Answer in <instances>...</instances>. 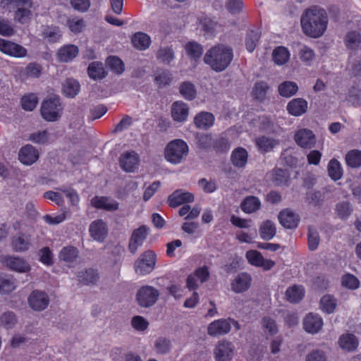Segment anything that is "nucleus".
Returning <instances> with one entry per match:
<instances>
[{
    "instance_id": "nucleus-1",
    "label": "nucleus",
    "mask_w": 361,
    "mask_h": 361,
    "mask_svg": "<svg viewBox=\"0 0 361 361\" xmlns=\"http://www.w3.org/2000/svg\"><path fill=\"white\" fill-rule=\"evenodd\" d=\"M301 26L305 35L317 38L322 36L327 27L326 11L317 6L307 9L301 17Z\"/></svg>"
},
{
    "instance_id": "nucleus-2",
    "label": "nucleus",
    "mask_w": 361,
    "mask_h": 361,
    "mask_svg": "<svg viewBox=\"0 0 361 361\" xmlns=\"http://www.w3.org/2000/svg\"><path fill=\"white\" fill-rule=\"evenodd\" d=\"M233 58V49L224 44H218L209 49L204 56V61L216 72L224 71L231 63Z\"/></svg>"
},
{
    "instance_id": "nucleus-3",
    "label": "nucleus",
    "mask_w": 361,
    "mask_h": 361,
    "mask_svg": "<svg viewBox=\"0 0 361 361\" xmlns=\"http://www.w3.org/2000/svg\"><path fill=\"white\" fill-rule=\"evenodd\" d=\"M188 153L187 143L180 139L171 141L165 149V158L171 164H177L181 162Z\"/></svg>"
},
{
    "instance_id": "nucleus-4",
    "label": "nucleus",
    "mask_w": 361,
    "mask_h": 361,
    "mask_svg": "<svg viewBox=\"0 0 361 361\" xmlns=\"http://www.w3.org/2000/svg\"><path fill=\"white\" fill-rule=\"evenodd\" d=\"M156 264V255L151 250L145 251L135 262L134 269L136 274L146 275L152 271Z\"/></svg>"
},
{
    "instance_id": "nucleus-5",
    "label": "nucleus",
    "mask_w": 361,
    "mask_h": 361,
    "mask_svg": "<svg viewBox=\"0 0 361 361\" xmlns=\"http://www.w3.org/2000/svg\"><path fill=\"white\" fill-rule=\"evenodd\" d=\"M62 110L58 98H52L44 101L41 106L42 116L47 121H56L61 116Z\"/></svg>"
},
{
    "instance_id": "nucleus-6",
    "label": "nucleus",
    "mask_w": 361,
    "mask_h": 361,
    "mask_svg": "<svg viewBox=\"0 0 361 361\" xmlns=\"http://www.w3.org/2000/svg\"><path fill=\"white\" fill-rule=\"evenodd\" d=\"M159 296V290L150 286L141 287L136 295L138 304L143 307L152 306L158 300Z\"/></svg>"
},
{
    "instance_id": "nucleus-7",
    "label": "nucleus",
    "mask_w": 361,
    "mask_h": 361,
    "mask_svg": "<svg viewBox=\"0 0 361 361\" xmlns=\"http://www.w3.org/2000/svg\"><path fill=\"white\" fill-rule=\"evenodd\" d=\"M0 51L16 59L24 58L27 55V51L24 47L4 39H0Z\"/></svg>"
},
{
    "instance_id": "nucleus-8",
    "label": "nucleus",
    "mask_w": 361,
    "mask_h": 361,
    "mask_svg": "<svg viewBox=\"0 0 361 361\" xmlns=\"http://www.w3.org/2000/svg\"><path fill=\"white\" fill-rule=\"evenodd\" d=\"M216 361H230L235 354V346L233 343L223 340L218 343L214 349Z\"/></svg>"
},
{
    "instance_id": "nucleus-9",
    "label": "nucleus",
    "mask_w": 361,
    "mask_h": 361,
    "mask_svg": "<svg viewBox=\"0 0 361 361\" xmlns=\"http://www.w3.org/2000/svg\"><path fill=\"white\" fill-rule=\"evenodd\" d=\"M29 306L35 311H42L45 310L49 304L48 295L42 290H33L28 297Z\"/></svg>"
},
{
    "instance_id": "nucleus-10",
    "label": "nucleus",
    "mask_w": 361,
    "mask_h": 361,
    "mask_svg": "<svg viewBox=\"0 0 361 361\" xmlns=\"http://www.w3.org/2000/svg\"><path fill=\"white\" fill-rule=\"evenodd\" d=\"M245 257L251 265L261 267L264 271H269L275 266L274 261L264 259L259 252L255 250H248L245 254Z\"/></svg>"
},
{
    "instance_id": "nucleus-11",
    "label": "nucleus",
    "mask_w": 361,
    "mask_h": 361,
    "mask_svg": "<svg viewBox=\"0 0 361 361\" xmlns=\"http://www.w3.org/2000/svg\"><path fill=\"white\" fill-rule=\"evenodd\" d=\"M140 163V157L135 151H128L121 154L119 158L121 168L126 172H134Z\"/></svg>"
},
{
    "instance_id": "nucleus-12",
    "label": "nucleus",
    "mask_w": 361,
    "mask_h": 361,
    "mask_svg": "<svg viewBox=\"0 0 361 361\" xmlns=\"http://www.w3.org/2000/svg\"><path fill=\"white\" fill-rule=\"evenodd\" d=\"M294 140L298 146L305 149L312 148L316 143L314 134L306 128L298 130L295 134Z\"/></svg>"
},
{
    "instance_id": "nucleus-13",
    "label": "nucleus",
    "mask_w": 361,
    "mask_h": 361,
    "mask_svg": "<svg viewBox=\"0 0 361 361\" xmlns=\"http://www.w3.org/2000/svg\"><path fill=\"white\" fill-rule=\"evenodd\" d=\"M147 227L143 225L133 231L128 244V250L132 254H135L138 247L142 245L147 236Z\"/></svg>"
},
{
    "instance_id": "nucleus-14",
    "label": "nucleus",
    "mask_w": 361,
    "mask_h": 361,
    "mask_svg": "<svg viewBox=\"0 0 361 361\" xmlns=\"http://www.w3.org/2000/svg\"><path fill=\"white\" fill-rule=\"evenodd\" d=\"M231 331V321L219 319L211 322L207 327V334L214 337L227 334Z\"/></svg>"
},
{
    "instance_id": "nucleus-15",
    "label": "nucleus",
    "mask_w": 361,
    "mask_h": 361,
    "mask_svg": "<svg viewBox=\"0 0 361 361\" xmlns=\"http://www.w3.org/2000/svg\"><path fill=\"white\" fill-rule=\"evenodd\" d=\"M193 201L194 195L192 193L180 189L175 190L168 198L169 204L171 207H177L183 204Z\"/></svg>"
},
{
    "instance_id": "nucleus-16",
    "label": "nucleus",
    "mask_w": 361,
    "mask_h": 361,
    "mask_svg": "<svg viewBox=\"0 0 361 361\" xmlns=\"http://www.w3.org/2000/svg\"><path fill=\"white\" fill-rule=\"evenodd\" d=\"M89 232L94 240L103 242L107 236L108 228L103 220L97 219L91 223Z\"/></svg>"
},
{
    "instance_id": "nucleus-17",
    "label": "nucleus",
    "mask_w": 361,
    "mask_h": 361,
    "mask_svg": "<svg viewBox=\"0 0 361 361\" xmlns=\"http://www.w3.org/2000/svg\"><path fill=\"white\" fill-rule=\"evenodd\" d=\"M4 262L10 269L19 273H27L30 270V264L20 257L7 256Z\"/></svg>"
},
{
    "instance_id": "nucleus-18",
    "label": "nucleus",
    "mask_w": 361,
    "mask_h": 361,
    "mask_svg": "<svg viewBox=\"0 0 361 361\" xmlns=\"http://www.w3.org/2000/svg\"><path fill=\"white\" fill-rule=\"evenodd\" d=\"M252 278L247 273L238 274L231 282V289L236 293H240L248 290L251 285Z\"/></svg>"
},
{
    "instance_id": "nucleus-19",
    "label": "nucleus",
    "mask_w": 361,
    "mask_h": 361,
    "mask_svg": "<svg viewBox=\"0 0 361 361\" xmlns=\"http://www.w3.org/2000/svg\"><path fill=\"white\" fill-rule=\"evenodd\" d=\"M279 220L283 227L291 229L298 226L300 219L293 211L286 209L279 213Z\"/></svg>"
},
{
    "instance_id": "nucleus-20",
    "label": "nucleus",
    "mask_w": 361,
    "mask_h": 361,
    "mask_svg": "<svg viewBox=\"0 0 361 361\" xmlns=\"http://www.w3.org/2000/svg\"><path fill=\"white\" fill-rule=\"evenodd\" d=\"M30 244V235L23 233H19L16 236H13L11 241L12 248L17 252H23L28 250Z\"/></svg>"
},
{
    "instance_id": "nucleus-21",
    "label": "nucleus",
    "mask_w": 361,
    "mask_h": 361,
    "mask_svg": "<svg viewBox=\"0 0 361 361\" xmlns=\"http://www.w3.org/2000/svg\"><path fill=\"white\" fill-rule=\"evenodd\" d=\"M39 158L37 149L32 145H27L22 147L19 152V160L23 164L31 165Z\"/></svg>"
},
{
    "instance_id": "nucleus-22",
    "label": "nucleus",
    "mask_w": 361,
    "mask_h": 361,
    "mask_svg": "<svg viewBox=\"0 0 361 361\" xmlns=\"http://www.w3.org/2000/svg\"><path fill=\"white\" fill-rule=\"evenodd\" d=\"M307 102L305 99L295 98L288 102L286 109L290 115L300 116L307 111Z\"/></svg>"
},
{
    "instance_id": "nucleus-23",
    "label": "nucleus",
    "mask_w": 361,
    "mask_h": 361,
    "mask_svg": "<svg viewBox=\"0 0 361 361\" xmlns=\"http://www.w3.org/2000/svg\"><path fill=\"white\" fill-rule=\"evenodd\" d=\"M189 113L188 106L181 101L175 102L171 107V116L175 121L184 122Z\"/></svg>"
},
{
    "instance_id": "nucleus-24",
    "label": "nucleus",
    "mask_w": 361,
    "mask_h": 361,
    "mask_svg": "<svg viewBox=\"0 0 361 361\" xmlns=\"http://www.w3.org/2000/svg\"><path fill=\"white\" fill-rule=\"evenodd\" d=\"M91 203L95 208L106 211H116L118 209V202L107 197L96 196L92 199Z\"/></svg>"
},
{
    "instance_id": "nucleus-25",
    "label": "nucleus",
    "mask_w": 361,
    "mask_h": 361,
    "mask_svg": "<svg viewBox=\"0 0 361 361\" xmlns=\"http://www.w3.org/2000/svg\"><path fill=\"white\" fill-rule=\"evenodd\" d=\"M323 326V321L321 317L312 313L309 314L304 320V328L310 334L317 333Z\"/></svg>"
},
{
    "instance_id": "nucleus-26",
    "label": "nucleus",
    "mask_w": 361,
    "mask_h": 361,
    "mask_svg": "<svg viewBox=\"0 0 361 361\" xmlns=\"http://www.w3.org/2000/svg\"><path fill=\"white\" fill-rule=\"evenodd\" d=\"M78 52V47L73 44H68L59 49L57 56L60 61L67 63L75 58Z\"/></svg>"
},
{
    "instance_id": "nucleus-27",
    "label": "nucleus",
    "mask_w": 361,
    "mask_h": 361,
    "mask_svg": "<svg viewBox=\"0 0 361 361\" xmlns=\"http://www.w3.org/2000/svg\"><path fill=\"white\" fill-rule=\"evenodd\" d=\"M214 116L212 113L202 111L196 115L194 118L195 126L201 129H207L213 126Z\"/></svg>"
},
{
    "instance_id": "nucleus-28",
    "label": "nucleus",
    "mask_w": 361,
    "mask_h": 361,
    "mask_svg": "<svg viewBox=\"0 0 361 361\" xmlns=\"http://www.w3.org/2000/svg\"><path fill=\"white\" fill-rule=\"evenodd\" d=\"M132 44L138 50H146L151 44V38L146 33L137 32L131 39Z\"/></svg>"
},
{
    "instance_id": "nucleus-29",
    "label": "nucleus",
    "mask_w": 361,
    "mask_h": 361,
    "mask_svg": "<svg viewBox=\"0 0 361 361\" xmlns=\"http://www.w3.org/2000/svg\"><path fill=\"white\" fill-rule=\"evenodd\" d=\"M261 202L255 196H247L240 204L241 209L246 214H252L259 209Z\"/></svg>"
},
{
    "instance_id": "nucleus-30",
    "label": "nucleus",
    "mask_w": 361,
    "mask_h": 361,
    "mask_svg": "<svg viewBox=\"0 0 361 361\" xmlns=\"http://www.w3.org/2000/svg\"><path fill=\"white\" fill-rule=\"evenodd\" d=\"M259 233L260 238L262 240H271L276 235V228L275 226V224L269 220H266L263 221L259 227Z\"/></svg>"
},
{
    "instance_id": "nucleus-31",
    "label": "nucleus",
    "mask_w": 361,
    "mask_h": 361,
    "mask_svg": "<svg viewBox=\"0 0 361 361\" xmlns=\"http://www.w3.org/2000/svg\"><path fill=\"white\" fill-rule=\"evenodd\" d=\"M305 295V289L302 286L293 285L287 288L286 298L291 303H297L300 301Z\"/></svg>"
},
{
    "instance_id": "nucleus-32",
    "label": "nucleus",
    "mask_w": 361,
    "mask_h": 361,
    "mask_svg": "<svg viewBox=\"0 0 361 361\" xmlns=\"http://www.w3.org/2000/svg\"><path fill=\"white\" fill-rule=\"evenodd\" d=\"M248 154L245 149L237 147L231 154L232 164L238 168L245 166L247 161Z\"/></svg>"
},
{
    "instance_id": "nucleus-33",
    "label": "nucleus",
    "mask_w": 361,
    "mask_h": 361,
    "mask_svg": "<svg viewBox=\"0 0 361 361\" xmlns=\"http://www.w3.org/2000/svg\"><path fill=\"white\" fill-rule=\"evenodd\" d=\"M78 250L73 246H66L61 249L59 254L60 260L66 263L71 264L74 262L78 257Z\"/></svg>"
},
{
    "instance_id": "nucleus-34",
    "label": "nucleus",
    "mask_w": 361,
    "mask_h": 361,
    "mask_svg": "<svg viewBox=\"0 0 361 361\" xmlns=\"http://www.w3.org/2000/svg\"><path fill=\"white\" fill-rule=\"evenodd\" d=\"M338 343L341 348L348 351H352L357 347L358 341L355 335L347 334L340 337Z\"/></svg>"
},
{
    "instance_id": "nucleus-35",
    "label": "nucleus",
    "mask_w": 361,
    "mask_h": 361,
    "mask_svg": "<svg viewBox=\"0 0 361 361\" xmlns=\"http://www.w3.org/2000/svg\"><path fill=\"white\" fill-rule=\"evenodd\" d=\"M80 90L79 82L72 78L67 79L63 85V92L68 97L73 98L75 97Z\"/></svg>"
},
{
    "instance_id": "nucleus-36",
    "label": "nucleus",
    "mask_w": 361,
    "mask_h": 361,
    "mask_svg": "<svg viewBox=\"0 0 361 361\" xmlns=\"http://www.w3.org/2000/svg\"><path fill=\"white\" fill-rule=\"evenodd\" d=\"M78 281L85 285L94 284L98 279V273L93 269L81 271L78 274Z\"/></svg>"
},
{
    "instance_id": "nucleus-37",
    "label": "nucleus",
    "mask_w": 361,
    "mask_h": 361,
    "mask_svg": "<svg viewBox=\"0 0 361 361\" xmlns=\"http://www.w3.org/2000/svg\"><path fill=\"white\" fill-rule=\"evenodd\" d=\"M290 59V52L284 47H277L273 51V60L277 65L281 66L288 62Z\"/></svg>"
},
{
    "instance_id": "nucleus-38",
    "label": "nucleus",
    "mask_w": 361,
    "mask_h": 361,
    "mask_svg": "<svg viewBox=\"0 0 361 361\" xmlns=\"http://www.w3.org/2000/svg\"><path fill=\"white\" fill-rule=\"evenodd\" d=\"M261 326L264 332L269 336H274L279 331V328L275 319L269 316L262 317Z\"/></svg>"
},
{
    "instance_id": "nucleus-39",
    "label": "nucleus",
    "mask_w": 361,
    "mask_h": 361,
    "mask_svg": "<svg viewBox=\"0 0 361 361\" xmlns=\"http://www.w3.org/2000/svg\"><path fill=\"white\" fill-rule=\"evenodd\" d=\"M185 49L190 59L192 60L199 59L203 53V47L195 42H189L185 46Z\"/></svg>"
},
{
    "instance_id": "nucleus-40",
    "label": "nucleus",
    "mask_w": 361,
    "mask_h": 361,
    "mask_svg": "<svg viewBox=\"0 0 361 361\" xmlns=\"http://www.w3.org/2000/svg\"><path fill=\"white\" fill-rule=\"evenodd\" d=\"M87 71L89 76L94 80L102 79L106 76L103 64L100 62L91 63L88 66Z\"/></svg>"
},
{
    "instance_id": "nucleus-41",
    "label": "nucleus",
    "mask_w": 361,
    "mask_h": 361,
    "mask_svg": "<svg viewBox=\"0 0 361 361\" xmlns=\"http://www.w3.org/2000/svg\"><path fill=\"white\" fill-rule=\"evenodd\" d=\"M298 90V85L292 81H285L279 86V94L284 97H292L296 94Z\"/></svg>"
},
{
    "instance_id": "nucleus-42",
    "label": "nucleus",
    "mask_w": 361,
    "mask_h": 361,
    "mask_svg": "<svg viewBox=\"0 0 361 361\" xmlns=\"http://www.w3.org/2000/svg\"><path fill=\"white\" fill-rule=\"evenodd\" d=\"M327 169L329 176L332 180L336 181L341 178L343 169L341 163L338 160L335 159L330 160Z\"/></svg>"
},
{
    "instance_id": "nucleus-43",
    "label": "nucleus",
    "mask_w": 361,
    "mask_h": 361,
    "mask_svg": "<svg viewBox=\"0 0 361 361\" xmlns=\"http://www.w3.org/2000/svg\"><path fill=\"white\" fill-rule=\"evenodd\" d=\"M180 94L187 100H193L197 95V90L195 85L190 82H183L179 87Z\"/></svg>"
},
{
    "instance_id": "nucleus-44",
    "label": "nucleus",
    "mask_w": 361,
    "mask_h": 361,
    "mask_svg": "<svg viewBox=\"0 0 361 361\" xmlns=\"http://www.w3.org/2000/svg\"><path fill=\"white\" fill-rule=\"evenodd\" d=\"M171 73L168 70H160L155 73L154 81L159 87H164L172 81Z\"/></svg>"
},
{
    "instance_id": "nucleus-45",
    "label": "nucleus",
    "mask_w": 361,
    "mask_h": 361,
    "mask_svg": "<svg viewBox=\"0 0 361 361\" xmlns=\"http://www.w3.org/2000/svg\"><path fill=\"white\" fill-rule=\"evenodd\" d=\"M0 6L2 8L10 10L11 8H22L23 6H32V0H1Z\"/></svg>"
},
{
    "instance_id": "nucleus-46",
    "label": "nucleus",
    "mask_w": 361,
    "mask_h": 361,
    "mask_svg": "<svg viewBox=\"0 0 361 361\" xmlns=\"http://www.w3.org/2000/svg\"><path fill=\"white\" fill-rule=\"evenodd\" d=\"M32 6H23L18 8L14 13V20L20 24H25L30 21L32 17L30 8Z\"/></svg>"
},
{
    "instance_id": "nucleus-47",
    "label": "nucleus",
    "mask_w": 361,
    "mask_h": 361,
    "mask_svg": "<svg viewBox=\"0 0 361 361\" xmlns=\"http://www.w3.org/2000/svg\"><path fill=\"white\" fill-rule=\"evenodd\" d=\"M18 319L16 314L11 311L3 313L0 317V326L6 329H13L17 324Z\"/></svg>"
},
{
    "instance_id": "nucleus-48",
    "label": "nucleus",
    "mask_w": 361,
    "mask_h": 361,
    "mask_svg": "<svg viewBox=\"0 0 361 361\" xmlns=\"http://www.w3.org/2000/svg\"><path fill=\"white\" fill-rule=\"evenodd\" d=\"M174 57L173 50L170 47H161L157 53V59L165 64H169L174 59Z\"/></svg>"
},
{
    "instance_id": "nucleus-49",
    "label": "nucleus",
    "mask_w": 361,
    "mask_h": 361,
    "mask_svg": "<svg viewBox=\"0 0 361 361\" xmlns=\"http://www.w3.org/2000/svg\"><path fill=\"white\" fill-rule=\"evenodd\" d=\"M345 162L351 168L361 166V151L358 149L350 150L345 155Z\"/></svg>"
},
{
    "instance_id": "nucleus-50",
    "label": "nucleus",
    "mask_w": 361,
    "mask_h": 361,
    "mask_svg": "<svg viewBox=\"0 0 361 361\" xmlns=\"http://www.w3.org/2000/svg\"><path fill=\"white\" fill-rule=\"evenodd\" d=\"M42 37L49 42H56L61 37V32L57 27L47 26L43 29Z\"/></svg>"
},
{
    "instance_id": "nucleus-51",
    "label": "nucleus",
    "mask_w": 361,
    "mask_h": 361,
    "mask_svg": "<svg viewBox=\"0 0 361 361\" xmlns=\"http://www.w3.org/2000/svg\"><path fill=\"white\" fill-rule=\"evenodd\" d=\"M260 38V32L258 30H250L246 36L245 47L249 52H252Z\"/></svg>"
},
{
    "instance_id": "nucleus-52",
    "label": "nucleus",
    "mask_w": 361,
    "mask_h": 361,
    "mask_svg": "<svg viewBox=\"0 0 361 361\" xmlns=\"http://www.w3.org/2000/svg\"><path fill=\"white\" fill-rule=\"evenodd\" d=\"M106 65L114 73L120 75L124 71V63L117 56H109L106 59Z\"/></svg>"
},
{
    "instance_id": "nucleus-53",
    "label": "nucleus",
    "mask_w": 361,
    "mask_h": 361,
    "mask_svg": "<svg viewBox=\"0 0 361 361\" xmlns=\"http://www.w3.org/2000/svg\"><path fill=\"white\" fill-rule=\"evenodd\" d=\"M320 306L324 312L328 314H331L335 310L336 307V300L331 295H324L321 298Z\"/></svg>"
},
{
    "instance_id": "nucleus-54",
    "label": "nucleus",
    "mask_w": 361,
    "mask_h": 361,
    "mask_svg": "<svg viewBox=\"0 0 361 361\" xmlns=\"http://www.w3.org/2000/svg\"><path fill=\"white\" fill-rule=\"evenodd\" d=\"M277 144L278 142L274 139L269 138L264 136L259 137L256 140V145L259 149L264 152L270 151Z\"/></svg>"
},
{
    "instance_id": "nucleus-55",
    "label": "nucleus",
    "mask_w": 361,
    "mask_h": 361,
    "mask_svg": "<svg viewBox=\"0 0 361 361\" xmlns=\"http://www.w3.org/2000/svg\"><path fill=\"white\" fill-rule=\"evenodd\" d=\"M66 25L68 29L75 34L82 32L85 27L84 20L78 17L69 18L67 20Z\"/></svg>"
},
{
    "instance_id": "nucleus-56",
    "label": "nucleus",
    "mask_w": 361,
    "mask_h": 361,
    "mask_svg": "<svg viewBox=\"0 0 361 361\" xmlns=\"http://www.w3.org/2000/svg\"><path fill=\"white\" fill-rule=\"evenodd\" d=\"M300 60L306 65H311L314 59V51L307 46H302L298 52Z\"/></svg>"
},
{
    "instance_id": "nucleus-57",
    "label": "nucleus",
    "mask_w": 361,
    "mask_h": 361,
    "mask_svg": "<svg viewBox=\"0 0 361 361\" xmlns=\"http://www.w3.org/2000/svg\"><path fill=\"white\" fill-rule=\"evenodd\" d=\"M37 102L38 99L35 94L25 95L21 99L22 107L26 111H32L36 107Z\"/></svg>"
},
{
    "instance_id": "nucleus-58",
    "label": "nucleus",
    "mask_w": 361,
    "mask_h": 361,
    "mask_svg": "<svg viewBox=\"0 0 361 361\" xmlns=\"http://www.w3.org/2000/svg\"><path fill=\"white\" fill-rule=\"evenodd\" d=\"M16 288V283L11 279L0 276V293H9Z\"/></svg>"
},
{
    "instance_id": "nucleus-59",
    "label": "nucleus",
    "mask_w": 361,
    "mask_h": 361,
    "mask_svg": "<svg viewBox=\"0 0 361 361\" xmlns=\"http://www.w3.org/2000/svg\"><path fill=\"white\" fill-rule=\"evenodd\" d=\"M341 284L348 289L355 290L359 287L360 282L354 275L347 274L342 277Z\"/></svg>"
},
{
    "instance_id": "nucleus-60",
    "label": "nucleus",
    "mask_w": 361,
    "mask_h": 361,
    "mask_svg": "<svg viewBox=\"0 0 361 361\" xmlns=\"http://www.w3.org/2000/svg\"><path fill=\"white\" fill-rule=\"evenodd\" d=\"M131 325L137 331H144L149 326V322L142 316H134L131 319Z\"/></svg>"
},
{
    "instance_id": "nucleus-61",
    "label": "nucleus",
    "mask_w": 361,
    "mask_h": 361,
    "mask_svg": "<svg viewBox=\"0 0 361 361\" xmlns=\"http://www.w3.org/2000/svg\"><path fill=\"white\" fill-rule=\"evenodd\" d=\"M154 348L158 353H168L171 348L170 341L165 338H159L155 342Z\"/></svg>"
},
{
    "instance_id": "nucleus-62",
    "label": "nucleus",
    "mask_w": 361,
    "mask_h": 361,
    "mask_svg": "<svg viewBox=\"0 0 361 361\" xmlns=\"http://www.w3.org/2000/svg\"><path fill=\"white\" fill-rule=\"evenodd\" d=\"M197 138L199 147L203 149L207 150L214 146L212 137L209 134L197 135Z\"/></svg>"
},
{
    "instance_id": "nucleus-63",
    "label": "nucleus",
    "mask_w": 361,
    "mask_h": 361,
    "mask_svg": "<svg viewBox=\"0 0 361 361\" xmlns=\"http://www.w3.org/2000/svg\"><path fill=\"white\" fill-rule=\"evenodd\" d=\"M288 175L286 171L276 169L273 172V181L277 185H283L287 183Z\"/></svg>"
},
{
    "instance_id": "nucleus-64",
    "label": "nucleus",
    "mask_w": 361,
    "mask_h": 361,
    "mask_svg": "<svg viewBox=\"0 0 361 361\" xmlns=\"http://www.w3.org/2000/svg\"><path fill=\"white\" fill-rule=\"evenodd\" d=\"M360 43V35L356 32H350L345 37L346 46L351 49L357 48Z\"/></svg>"
}]
</instances>
